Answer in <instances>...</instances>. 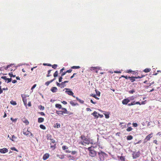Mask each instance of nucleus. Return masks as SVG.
I'll return each mask as SVG.
<instances>
[{
    "mask_svg": "<svg viewBox=\"0 0 161 161\" xmlns=\"http://www.w3.org/2000/svg\"><path fill=\"white\" fill-rule=\"evenodd\" d=\"M80 138H81V140L79 142V144L83 146H86V145L89 144L90 141L89 139L86 137L84 135H82Z\"/></svg>",
    "mask_w": 161,
    "mask_h": 161,
    "instance_id": "1",
    "label": "nucleus"
},
{
    "mask_svg": "<svg viewBox=\"0 0 161 161\" xmlns=\"http://www.w3.org/2000/svg\"><path fill=\"white\" fill-rule=\"evenodd\" d=\"M88 150L89 151V154L90 156L92 157H94L96 155L97 152L94 150V147H89L88 148Z\"/></svg>",
    "mask_w": 161,
    "mask_h": 161,
    "instance_id": "2",
    "label": "nucleus"
},
{
    "mask_svg": "<svg viewBox=\"0 0 161 161\" xmlns=\"http://www.w3.org/2000/svg\"><path fill=\"white\" fill-rule=\"evenodd\" d=\"M23 134L27 136H33V134L29 131L28 129L25 128L23 130Z\"/></svg>",
    "mask_w": 161,
    "mask_h": 161,
    "instance_id": "3",
    "label": "nucleus"
},
{
    "mask_svg": "<svg viewBox=\"0 0 161 161\" xmlns=\"http://www.w3.org/2000/svg\"><path fill=\"white\" fill-rule=\"evenodd\" d=\"M98 155L100 160H103L106 154L104 152L101 151L98 152Z\"/></svg>",
    "mask_w": 161,
    "mask_h": 161,
    "instance_id": "4",
    "label": "nucleus"
},
{
    "mask_svg": "<svg viewBox=\"0 0 161 161\" xmlns=\"http://www.w3.org/2000/svg\"><path fill=\"white\" fill-rule=\"evenodd\" d=\"M130 100H129L128 98H125L122 101V103L123 104L126 105L129 102H130Z\"/></svg>",
    "mask_w": 161,
    "mask_h": 161,
    "instance_id": "5",
    "label": "nucleus"
},
{
    "mask_svg": "<svg viewBox=\"0 0 161 161\" xmlns=\"http://www.w3.org/2000/svg\"><path fill=\"white\" fill-rule=\"evenodd\" d=\"M135 104H139L140 105H141L140 103L139 102H135V101H134L131 102L130 103H128V106H130Z\"/></svg>",
    "mask_w": 161,
    "mask_h": 161,
    "instance_id": "6",
    "label": "nucleus"
},
{
    "mask_svg": "<svg viewBox=\"0 0 161 161\" xmlns=\"http://www.w3.org/2000/svg\"><path fill=\"white\" fill-rule=\"evenodd\" d=\"M153 134V133H151L150 134L148 135L146 137L145 139V140H146V142L149 141L150 139L152 137V135Z\"/></svg>",
    "mask_w": 161,
    "mask_h": 161,
    "instance_id": "7",
    "label": "nucleus"
},
{
    "mask_svg": "<svg viewBox=\"0 0 161 161\" xmlns=\"http://www.w3.org/2000/svg\"><path fill=\"white\" fill-rule=\"evenodd\" d=\"M49 157V155L48 153H46L43 155V159L44 160H46L48 159Z\"/></svg>",
    "mask_w": 161,
    "mask_h": 161,
    "instance_id": "8",
    "label": "nucleus"
},
{
    "mask_svg": "<svg viewBox=\"0 0 161 161\" xmlns=\"http://www.w3.org/2000/svg\"><path fill=\"white\" fill-rule=\"evenodd\" d=\"M8 150L6 148H3L2 149H0V152L2 153H5L6 152H8Z\"/></svg>",
    "mask_w": 161,
    "mask_h": 161,
    "instance_id": "9",
    "label": "nucleus"
},
{
    "mask_svg": "<svg viewBox=\"0 0 161 161\" xmlns=\"http://www.w3.org/2000/svg\"><path fill=\"white\" fill-rule=\"evenodd\" d=\"M66 92L69 95L72 96L73 97H75V96L73 95L74 93L71 91H66Z\"/></svg>",
    "mask_w": 161,
    "mask_h": 161,
    "instance_id": "10",
    "label": "nucleus"
},
{
    "mask_svg": "<svg viewBox=\"0 0 161 161\" xmlns=\"http://www.w3.org/2000/svg\"><path fill=\"white\" fill-rule=\"evenodd\" d=\"M51 91L53 92H56L58 91V89L56 87H53L51 88Z\"/></svg>",
    "mask_w": 161,
    "mask_h": 161,
    "instance_id": "11",
    "label": "nucleus"
},
{
    "mask_svg": "<svg viewBox=\"0 0 161 161\" xmlns=\"http://www.w3.org/2000/svg\"><path fill=\"white\" fill-rule=\"evenodd\" d=\"M135 76H129L128 78L130 79L131 82H133L136 81V79Z\"/></svg>",
    "mask_w": 161,
    "mask_h": 161,
    "instance_id": "12",
    "label": "nucleus"
},
{
    "mask_svg": "<svg viewBox=\"0 0 161 161\" xmlns=\"http://www.w3.org/2000/svg\"><path fill=\"white\" fill-rule=\"evenodd\" d=\"M22 100L25 105L26 106H27V99H26V97H23L22 96Z\"/></svg>",
    "mask_w": 161,
    "mask_h": 161,
    "instance_id": "13",
    "label": "nucleus"
},
{
    "mask_svg": "<svg viewBox=\"0 0 161 161\" xmlns=\"http://www.w3.org/2000/svg\"><path fill=\"white\" fill-rule=\"evenodd\" d=\"M104 113H103V114L105 116V117L106 119H108L109 117V112H104Z\"/></svg>",
    "mask_w": 161,
    "mask_h": 161,
    "instance_id": "14",
    "label": "nucleus"
},
{
    "mask_svg": "<svg viewBox=\"0 0 161 161\" xmlns=\"http://www.w3.org/2000/svg\"><path fill=\"white\" fill-rule=\"evenodd\" d=\"M55 79H56V78H54L52 80H51L50 81H47L45 83V85H46L47 86H48L50 83H51V82H53V81H54L55 80Z\"/></svg>",
    "mask_w": 161,
    "mask_h": 161,
    "instance_id": "15",
    "label": "nucleus"
},
{
    "mask_svg": "<svg viewBox=\"0 0 161 161\" xmlns=\"http://www.w3.org/2000/svg\"><path fill=\"white\" fill-rule=\"evenodd\" d=\"M22 120L24 123H25L26 124V125H28L29 123V122L28 120H27V119H26L25 118L22 119Z\"/></svg>",
    "mask_w": 161,
    "mask_h": 161,
    "instance_id": "16",
    "label": "nucleus"
},
{
    "mask_svg": "<svg viewBox=\"0 0 161 161\" xmlns=\"http://www.w3.org/2000/svg\"><path fill=\"white\" fill-rule=\"evenodd\" d=\"M56 113L58 115L60 116L63 115L62 111H57Z\"/></svg>",
    "mask_w": 161,
    "mask_h": 161,
    "instance_id": "17",
    "label": "nucleus"
},
{
    "mask_svg": "<svg viewBox=\"0 0 161 161\" xmlns=\"http://www.w3.org/2000/svg\"><path fill=\"white\" fill-rule=\"evenodd\" d=\"M97 69H99V68L98 67H92L90 68V69L91 71H92V70H96Z\"/></svg>",
    "mask_w": 161,
    "mask_h": 161,
    "instance_id": "18",
    "label": "nucleus"
},
{
    "mask_svg": "<svg viewBox=\"0 0 161 161\" xmlns=\"http://www.w3.org/2000/svg\"><path fill=\"white\" fill-rule=\"evenodd\" d=\"M44 121V118H38V122L39 123L42 122Z\"/></svg>",
    "mask_w": 161,
    "mask_h": 161,
    "instance_id": "19",
    "label": "nucleus"
},
{
    "mask_svg": "<svg viewBox=\"0 0 161 161\" xmlns=\"http://www.w3.org/2000/svg\"><path fill=\"white\" fill-rule=\"evenodd\" d=\"M56 145V143L53 144L52 143H50V147L51 148H53V149L55 148Z\"/></svg>",
    "mask_w": 161,
    "mask_h": 161,
    "instance_id": "20",
    "label": "nucleus"
},
{
    "mask_svg": "<svg viewBox=\"0 0 161 161\" xmlns=\"http://www.w3.org/2000/svg\"><path fill=\"white\" fill-rule=\"evenodd\" d=\"M62 109L63 110L62 111L63 114H68V111L66 109L64 108H62Z\"/></svg>",
    "mask_w": 161,
    "mask_h": 161,
    "instance_id": "21",
    "label": "nucleus"
},
{
    "mask_svg": "<svg viewBox=\"0 0 161 161\" xmlns=\"http://www.w3.org/2000/svg\"><path fill=\"white\" fill-rule=\"evenodd\" d=\"M97 113L95 111H94L93 113L92 114V115L94 116L96 118H97L98 117L97 115Z\"/></svg>",
    "mask_w": 161,
    "mask_h": 161,
    "instance_id": "22",
    "label": "nucleus"
},
{
    "mask_svg": "<svg viewBox=\"0 0 161 161\" xmlns=\"http://www.w3.org/2000/svg\"><path fill=\"white\" fill-rule=\"evenodd\" d=\"M69 103L73 106H75L76 105H78V104L77 103H75L72 101H70Z\"/></svg>",
    "mask_w": 161,
    "mask_h": 161,
    "instance_id": "23",
    "label": "nucleus"
},
{
    "mask_svg": "<svg viewBox=\"0 0 161 161\" xmlns=\"http://www.w3.org/2000/svg\"><path fill=\"white\" fill-rule=\"evenodd\" d=\"M8 137H9L10 139L12 140V141H14L15 139H16V137L14 135L12 136V138H11L10 137H9V135L8 136Z\"/></svg>",
    "mask_w": 161,
    "mask_h": 161,
    "instance_id": "24",
    "label": "nucleus"
},
{
    "mask_svg": "<svg viewBox=\"0 0 161 161\" xmlns=\"http://www.w3.org/2000/svg\"><path fill=\"white\" fill-rule=\"evenodd\" d=\"M47 140H51L53 138H52V137L51 135L50 134H47Z\"/></svg>",
    "mask_w": 161,
    "mask_h": 161,
    "instance_id": "25",
    "label": "nucleus"
},
{
    "mask_svg": "<svg viewBox=\"0 0 161 161\" xmlns=\"http://www.w3.org/2000/svg\"><path fill=\"white\" fill-rule=\"evenodd\" d=\"M151 70V69L150 68H146L143 70V71L145 73L148 72Z\"/></svg>",
    "mask_w": 161,
    "mask_h": 161,
    "instance_id": "26",
    "label": "nucleus"
},
{
    "mask_svg": "<svg viewBox=\"0 0 161 161\" xmlns=\"http://www.w3.org/2000/svg\"><path fill=\"white\" fill-rule=\"evenodd\" d=\"M77 100L79 101L80 103H84V101H83V100H81L80 99H79L77 97H76Z\"/></svg>",
    "mask_w": 161,
    "mask_h": 161,
    "instance_id": "27",
    "label": "nucleus"
},
{
    "mask_svg": "<svg viewBox=\"0 0 161 161\" xmlns=\"http://www.w3.org/2000/svg\"><path fill=\"white\" fill-rule=\"evenodd\" d=\"M133 137L132 136L129 135L127 137V139L128 140H130L133 139Z\"/></svg>",
    "mask_w": 161,
    "mask_h": 161,
    "instance_id": "28",
    "label": "nucleus"
},
{
    "mask_svg": "<svg viewBox=\"0 0 161 161\" xmlns=\"http://www.w3.org/2000/svg\"><path fill=\"white\" fill-rule=\"evenodd\" d=\"M55 107L56 108H58L59 109H61L62 108L61 105L59 104H56L55 105Z\"/></svg>",
    "mask_w": 161,
    "mask_h": 161,
    "instance_id": "29",
    "label": "nucleus"
},
{
    "mask_svg": "<svg viewBox=\"0 0 161 161\" xmlns=\"http://www.w3.org/2000/svg\"><path fill=\"white\" fill-rule=\"evenodd\" d=\"M90 96L92 97L97 100H98L99 99V98L97 97V96H96V95L94 94H92L90 95Z\"/></svg>",
    "mask_w": 161,
    "mask_h": 161,
    "instance_id": "30",
    "label": "nucleus"
},
{
    "mask_svg": "<svg viewBox=\"0 0 161 161\" xmlns=\"http://www.w3.org/2000/svg\"><path fill=\"white\" fill-rule=\"evenodd\" d=\"M10 103L13 105H15L17 104L16 102L13 100L10 101Z\"/></svg>",
    "mask_w": 161,
    "mask_h": 161,
    "instance_id": "31",
    "label": "nucleus"
},
{
    "mask_svg": "<svg viewBox=\"0 0 161 161\" xmlns=\"http://www.w3.org/2000/svg\"><path fill=\"white\" fill-rule=\"evenodd\" d=\"M128 98V99L129 98V99L130 100H130L131 101V100H134L135 99L136 97H134V96H132L131 97H129Z\"/></svg>",
    "mask_w": 161,
    "mask_h": 161,
    "instance_id": "32",
    "label": "nucleus"
},
{
    "mask_svg": "<svg viewBox=\"0 0 161 161\" xmlns=\"http://www.w3.org/2000/svg\"><path fill=\"white\" fill-rule=\"evenodd\" d=\"M80 67L79 66H73L71 67V68L72 69H79Z\"/></svg>",
    "mask_w": 161,
    "mask_h": 161,
    "instance_id": "33",
    "label": "nucleus"
},
{
    "mask_svg": "<svg viewBox=\"0 0 161 161\" xmlns=\"http://www.w3.org/2000/svg\"><path fill=\"white\" fill-rule=\"evenodd\" d=\"M58 71H56L53 74V76L55 78L56 77H57L58 75Z\"/></svg>",
    "mask_w": 161,
    "mask_h": 161,
    "instance_id": "34",
    "label": "nucleus"
},
{
    "mask_svg": "<svg viewBox=\"0 0 161 161\" xmlns=\"http://www.w3.org/2000/svg\"><path fill=\"white\" fill-rule=\"evenodd\" d=\"M95 91H96V92L97 95L99 97L100 96V92L99 91H98L96 89L95 90Z\"/></svg>",
    "mask_w": 161,
    "mask_h": 161,
    "instance_id": "35",
    "label": "nucleus"
},
{
    "mask_svg": "<svg viewBox=\"0 0 161 161\" xmlns=\"http://www.w3.org/2000/svg\"><path fill=\"white\" fill-rule=\"evenodd\" d=\"M13 65H14V64H10L8 65L7 66L5 67V69L6 70L8 69V68H10V67H11Z\"/></svg>",
    "mask_w": 161,
    "mask_h": 161,
    "instance_id": "36",
    "label": "nucleus"
},
{
    "mask_svg": "<svg viewBox=\"0 0 161 161\" xmlns=\"http://www.w3.org/2000/svg\"><path fill=\"white\" fill-rule=\"evenodd\" d=\"M40 127L43 130H45L46 129V127L43 125H40Z\"/></svg>",
    "mask_w": 161,
    "mask_h": 161,
    "instance_id": "37",
    "label": "nucleus"
},
{
    "mask_svg": "<svg viewBox=\"0 0 161 161\" xmlns=\"http://www.w3.org/2000/svg\"><path fill=\"white\" fill-rule=\"evenodd\" d=\"M132 130V128L131 127H129L126 129V131L128 132L131 131Z\"/></svg>",
    "mask_w": 161,
    "mask_h": 161,
    "instance_id": "38",
    "label": "nucleus"
},
{
    "mask_svg": "<svg viewBox=\"0 0 161 161\" xmlns=\"http://www.w3.org/2000/svg\"><path fill=\"white\" fill-rule=\"evenodd\" d=\"M145 76V75H142L141 76H135V79H138V78H142L143 77H144Z\"/></svg>",
    "mask_w": 161,
    "mask_h": 161,
    "instance_id": "39",
    "label": "nucleus"
},
{
    "mask_svg": "<svg viewBox=\"0 0 161 161\" xmlns=\"http://www.w3.org/2000/svg\"><path fill=\"white\" fill-rule=\"evenodd\" d=\"M51 71H52L51 70H48V74L47 75V77H49L51 75H50V74Z\"/></svg>",
    "mask_w": 161,
    "mask_h": 161,
    "instance_id": "40",
    "label": "nucleus"
},
{
    "mask_svg": "<svg viewBox=\"0 0 161 161\" xmlns=\"http://www.w3.org/2000/svg\"><path fill=\"white\" fill-rule=\"evenodd\" d=\"M62 148L63 150H65L68 149V147L66 146H63L62 147Z\"/></svg>",
    "mask_w": 161,
    "mask_h": 161,
    "instance_id": "41",
    "label": "nucleus"
},
{
    "mask_svg": "<svg viewBox=\"0 0 161 161\" xmlns=\"http://www.w3.org/2000/svg\"><path fill=\"white\" fill-rule=\"evenodd\" d=\"M50 142H51L50 143H52L53 144L55 143V142H56L55 140L53 139H51V140H50Z\"/></svg>",
    "mask_w": 161,
    "mask_h": 161,
    "instance_id": "42",
    "label": "nucleus"
},
{
    "mask_svg": "<svg viewBox=\"0 0 161 161\" xmlns=\"http://www.w3.org/2000/svg\"><path fill=\"white\" fill-rule=\"evenodd\" d=\"M135 92V90L133 89H132V90L129 91V93L130 94H133Z\"/></svg>",
    "mask_w": 161,
    "mask_h": 161,
    "instance_id": "43",
    "label": "nucleus"
},
{
    "mask_svg": "<svg viewBox=\"0 0 161 161\" xmlns=\"http://www.w3.org/2000/svg\"><path fill=\"white\" fill-rule=\"evenodd\" d=\"M55 126L57 128H59L60 126V124L59 123H57L56 124Z\"/></svg>",
    "mask_w": 161,
    "mask_h": 161,
    "instance_id": "44",
    "label": "nucleus"
},
{
    "mask_svg": "<svg viewBox=\"0 0 161 161\" xmlns=\"http://www.w3.org/2000/svg\"><path fill=\"white\" fill-rule=\"evenodd\" d=\"M52 67L54 69H56L57 66V64H54L52 66Z\"/></svg>",
    "mask_w": 161,
    "mask_h": 161,
    "instance_id": "45",
    "label": "nucleus"
},
{
    "mask_svg": "<svg viewBox=\"0 0 161 161\" xmlns=\"http://www.w3.org/2000/svg\"><path fill=\"white\" fill-rule=\"evenodd\" d=\"M134 72V71H132L131 69H129V70H126V72L127 73H132V72Z\"/></svg>",
    "mask_w": 161,
    "mask_h": 161,
    "instance_id": "46",
    "label": "nucleus"
},
{
    "mask_svg": "<svg viewBox=\"0 0 161 161\" xmlns=\"http://www.w3.org/2000/svg\"><path fill=\"white\" fill-rule=\"evenodd\" d=\"M8 75L10 77H15V75H14L12 73H9Z\"/></svg>",
    "mask_w": 161,
    "mask_h": 161,
    "instance_id": "47",
    "label": "nucleus"
},
{
    "mask_svg": "<svg viewBox=\"0 0 161 161\" xmlns=\"http://www.w3.org/2000/svg\"><path fill=\"white\" fill-rule=\"evenodd\" d=\"M7 83H8L9 82L11 81L12 79L11 78H7Z\"/></svg>",
    "mask_w": 161,
    "mask_h": 161,
    "instance_id": "48",
    "label": "nucleus"
},
{
    "mask_svg": "<svg viewBox=\"0 0 161 161\" xmlns=\"http://www.w3.org/2000/svg\"><path fill=\"white\" fill-rule=\"evenodd\" d=\"M1 78L4 79V80H5L6 81V80H7V78L6 76H2L1 77Z\"/></svg>",
    "mask_w": 161,
    "mask_h": 161,
    "instance_id": "49",
    "label": "nucleus"
},
{
    "mask_svg": "<svg viewBox=\"0 0 161 161\" xmlns=\"http://www.w3.org/2000/svg\"><path fill=\"white\" fill-rule=\"evenodd\" d=\"M121 77L124 78L126 79H128V77H127V76H125L124 75H122Z\"/></svg>",
    "mask_w": 161,
    "mask_h": 161,
    "instance_id": "50",
    "label": "nucleus"
},
{
    "mask_svg": "<svg viewBox=\"0 0 161 161\" xmlns=\"http://www.w3.org/2000/svg\"><path fill=\"white\" fill-rule=\"evenodd\" d=\"M133 125L134 127H136L138 125L136 123H133L132 124Z\"/></svg>",
    "mask_w": 161,
    "mask_h": 161,
    "instance_id": "51",
    "label": "nucleus"
},
{
    "mask_svg": "<svg viewBox=\"0 0 161 161\" xmlns=\"http://www.w3.org/2000/svg\"><path fill=\"white\" fill-rule=\"evenodd\" d=\"M39 114L42 116H44L45 115L44 113L43 112H40L39 113Z\"/></svg>",
    "mask_w": 161,
    "mask_h": 161,
    "instance_id": "52",
    "label": "nucleus"
},
{
    "mask_svg": "<svg viewBox=\"0 0 161 161\" xmlns=\"http://www.w3.org/2000/svg\"><path fill=\"white\" fill-rule=\"evenodd\" d=\"M72 71V70L71 69H69V70H68L66 71V72L68 73H71Z\"/></svg>",
    "mask_w": 161,
    "mask_h": 161,
    "instance_id": "53",
    "label": "nucleus"
},
{
    "mask_svg": "<svg viewBox=\"0 0 161 161\" xmlns=\"http://www.w3.org/2000/svg\"><path fill=\"white\" fill-rule=\"evenodd\" d=\"M36 86V84H34L31 87V90H33V89H34Z\"/></svg>",
    "mask_w": 161,
    "mask_h": 161,
    "instance_id": "54",
    "label": "nucleus"
},
{
    "mask_svg": "<svg viewBox=\"0 0 161 161\" xmlns=\"http://www.w3.org/2000/svg\"><path fill=\"white\" fill-rule=\"evenodd\" d=\"M10 119L13 121H15L17 120V119H13V118H10Z\"/></svg>",
    "mask_w": 161,
    "mask_h": 161,
    "instance_id": "55",
    "label": "nucleus"
},
{
    "mask_svg": "<svg viewBox=\"0 0 161 161\" xmlns=\"http://www.w3.org/2000/svg\"><path fill=\"white\" fill-rule=\"evenodd\" d=\"M44 109V107L42 106H41L40 108V109L41 110H43Z\"/></svg>",
    "mask_w": 161,
    "mask_h": 161,
    "instance_id": "56",
    "label": "nucleus"
},
{
    "mask_svg": "<svg viewBox=\"0 0 161 161\" xmlns=\"http://www.w3.org/2000/svg\"><path fill=\"white\" fill-rule=\"evenodd\" d=\"M62 76H61L59 78V82H61L62 81Z\"/></svg>",
    "mask_w": 161,
    "mask_h": 161,
    "instance_id": "57",
    "label": "nucleus"
},
{
    "mask_svg": "<svg viewBox=\"0 0 161 161\" xmlns=\"http://www.w3.org/2000/svg\"><path fill=\"white\" fill-rule=\"evenodd\" d=\"M66 73V71H65V72H63L61 75V76L62 77L64 75H65Z\"/></svg>",
    "mask_w": 161,
    "mask_h": 161,
    "instance_id": "58",
    "label": "nucleus"
},
{
    "mask_svg": "<svg viewBox=\"0 0 161 161\" xmlns=\"http://www.w3.org/2000/svg\"><path fill=\"white\" fill-rule=\"evenodd\" d=\"M76 74V73H74L73 75L72 76H71V77H70V78L72 79V78H73Z\"/></svg>",
    "mask_w": 161,
    "mask_h": 161,
    "instance_id": "59",
    "label": "nucleus"
},
{
    "mask_svg": "<svg viewBox=\"0 0 161 161\" xmlns=\"http://www.w3.org/2000/svg\"><path fill=\"white\" fill-rule=\"evenodd\" d=\"M90 101L91 103L93 104H96V102L93 101L92 99Z\"/></svg>",
    "mask_w": 161,
    "mask_h": 161,
    "instance_id": "60",
    "label": "nucleus"
},
{
    "mask_svg": "<svg viewBox=\"0 0 161 161\" xmlns=\"http://www.w3.org/2000/svg\"><path fill=\"white\" fill-rule=\"evenodd\" d=\"M76 153V152L75 151H72L71 152V153L72 154H75Z\"/></svg>",
    "mask_w": 161,
    "mask_h": 161,
    "instance_id": "61",
    "label": "nucleus"
},
{
    "mask_svg": "<svg viewBox=\"0 0 161 161\" xmlns=\"http://www.w3.org/2000/svg\"><path fill=\"white\" fill-rule=\"evenodd\" d=\"M62 103L64 104H67V102L64 101H62Z\"/></svg>",
    "mask_w": 161,
    "mask_h": 161,
    "instance_id": "62",
    "label": "nucleus"
},
{
    "mask_svg": "<svg viewBox=\"0 0 161 161\" xmlns=\"http://www.w3.org/2000/svg\"><path fill=\"white\" fill-rule=\"evenodd\" d=\"M28 105L29 107H31V102H28Z\"/></svg>",
    "mask_w": 161,
    "mask_h": 161,
    "instance_id": "63",
    "label": "nucleus"
},
{
    "mask_svg": "<svg viewBox=\"0 0 161 161\" xmlns=\"http://www.w3.org/2000/svg\"><path fill=\"white\" fill-rule=\"evenodd\" d=\"M17 82V80H14L12 81V82L13 83H16Z\"/></svg>",
    "mask_w": 161,
    "mask_h": 161,
    "instance_id": "64",
    "label": "nucleus"
}]
</instances>
